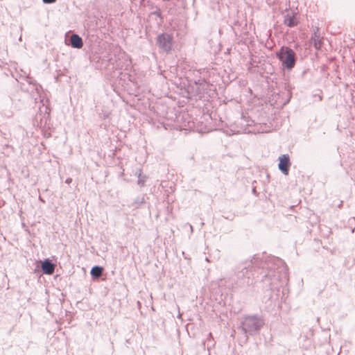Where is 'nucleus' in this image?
I'll use <instances>...</instances> for the list:
<instances>
[{"instance_id":"obj_1","label":"nucleus","mask_w":355,"mask_h":355,"mask_svg":"<svg viewBox=\"0 0 355 355\" xmlns=\"http://www.w3.org/2000/svg\"><path fill=\"white\" fill-rule=\"evenodd\" d=\"M276 55L286 68L291 69L295 66V53L291 49L282 46Z\"/></svg>"},{"instance_id":"obj_2","label":"nucleus","mask_w":355,"mask_h":355,"mask_svg":"<svg viewBox=\"0 0 355 355\" xmlns=\"http://www.w3.org/2000/svg\"><path fill=\"white\" fill-rule=\"evenodd\" d=\"M261 321L253 316H248L245 318L243 322V328L245 331H253L258 330L261 326Z\"/></svg>"},{"instance_id":"obj_3","label":"nucleus","mask_w":355,"mask_h":355,"mask_svg":"<svg viewBox=\"0 0 355 355\" xmlns=\"http://www.w3.org/2000/svg\"><path fill=\"white\" fill-rule=\"evenodd\" d=\"M157 42L160 48L168 51L171 48L172 37L168 34H162L157 37Z\"/></svg>"},{"instance_id":"obj_4","label":"nucleus","mask_w":355,"mask_h":355,"mask_svg":"<svg viewBox=\"0 0 355 355\" xmlns=\"http://www.w3.org/2000/svg\"><path fill=\"white\" fill-rule=\"evenodd\" d=\"M279 170L287 175L288 173V169L291 165L289 157L287 155H283L279 157Z\"/></svg>"},{"instance_id":"obj_5","label":"nucleus","mask_w":355,"mask_h":355,"mask_svg":"<svg viewBox=\"0 0 355 355\" xmlns=\"http://www.w3.org/2000/svg\"><path fill=\"white\" fill-rule=\"evenodd\" d=\"M42 270L44 274L52 275L55 270V265L46 259L42 263Z\"/></svg>"},{"instance_id":"obj_6","label":"nucleus","mask_w":355,"mask_h":355,"mask_svg":"<svg viewBox=\"0 0 355 355\" xmlns=\"http://www.w3.org/2000/svg\"><path fill=\"white\" fill-rule=\"evenodd\" d=\"M70 41L71 46L74 48L80 49L83 45L82 38L76 34H73L71 36Z\"/></svg>"},{"instance_id":"obj_7","label":"nucleus","mask_w":355,"mask_h":355,"mask_svg":"<svg viewBox=\"0 0 355 355\" xmlns=\"http://www.w3.org/2000/svg\"><path fill=\"white\" fill-rule=\"evenodd\" d=\"M284 24L289 27L297 26L298 24V19L295 15H288L285 17Z\"/></svg>"},{"instance_id":"obj_8","label":"nucleus","mask_w":355,"mask_h":355,"mask_svg":"<svg viewBox=\"0 0 355 355\" xmlns=\"http://www.w3.org/2000/svg\"><path fill=\"white\" fill-rule=\"evenodd\" d=\"M103 272V268L99 266H94L92 268L91 275L94 277H99L101 276Z\"/></svg>"},{"instance_id":"obj_9","label":"nucleus","mask_w":355,"mask_h":355,"mask_svg":"<svg viewBox=\"0 0 355 355\" xmlns=\"http://www.w3.org/2000/svg\"><path fill=\"white\" fill-rule=\"evenodd\" d=\"M45 3H52L56 1V0H42Z\"/></svg>"},{"instance_id":"obj_10","label":"nucleus","mask_w":355,"mask_h":355,"mask_svg":"<svg viewBox=\"0 0 355 355\" xmlns=\"http://www.w3.org/2000/svg\"><path fill=\"white\" fill-rule=\"evenodd\" d=\"M315 46L317 47V48H320V45L319 44H315Z\"/></svg>"},{"instance_id":"obj_11","label":"nucleus","mask_w":355,"mask_h":355,"mask_svg":"<svg viewBox=\"0 0 355 355\" xmlns=\"http://www.w3.org/2000/svg\"><path fill=\"white\" fill-rule=\"evenodd\" d=\"M315 46L317 47V48H320V45L319 44H315Z\"/></svg>"}]
</instances>
